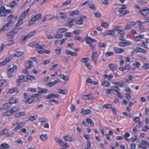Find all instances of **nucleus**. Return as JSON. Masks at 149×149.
Listing matches in <instances>:
<instances>
[{
    "instance_id": "nucleus-1",
    "label": "nucleus",
    "mask_w": 149,
    "mask_h": 149,
    "mask_svg": "<svg viewBox=\"0 0 149 149\" xmlns=\"http://www.w3.org/2000/svg\"><path fill=\"white\" fill-rule=\"evenodd\" d=\"M42 17V15L39 13L37 14L34 17H32L29 22V25H32L34 24L37 21L40 19Z\"/></svg>"
},
{
    "instance_id": "nucleus-2",
    "label": "nucleus",
    "mask_w": 149,
    "mask_h": 149,
    "mask_svg": "<svg viewBox=\"0 0 149 149\" xmlns=\"http://www.w3.org/2000/svg\"><path fill=\"white\" fill-rule=\"evenodd\" d=\"M98 56L96 52H93L92 54V60L95 65L97 64V62Z\"/></svg>"
},
{
    "instance_id": "nucleus-3",
    "label": "nucleus",
    "mask_w": 149,
    "mask_h": 149,
    "mask_svg": "<svg viewBox=\"0 0 149 149\" xmlns=\"http://www.w3.org/2000/svg\"><path fill=\"white\" fill-rule=\"evenodd\" d=\"M139 13L143 16H146L149 14V10L147 8L146 9H144L142 10H139Z\"/></svg>"
},
{
    "instance_id": "nucleus-4",
    "label": "nucleus",
    "mask_w": 149,
    "mask_h": 149,
    "mask_svg": "<svg viewBox=\"0 0 149 149\" xmlns=\"http://www.w3.org/2000/svg\"><path fill=\"white\" fill-rule=\"evenodd\" d=\"M30 10L29 8L27 9L26 10L23 12L22 14H21L20 17H19V19H25L26 16L28 14Z\"/></svg>"
},
{
    "instance_id": "nucleus-5",
    "label": "nucleus",
    "mask_w": 149,
    "mask_h": 149,
    "mask_svg": "<svg viewBox=\"0 0 149 149\" xmlns=\"http://www.w3.org/2000/svg\"><path fill=\"white\" fill-rule=\"evenodd\" d=\"M59 97V96L58 95H56L53 93L49 94L45 97L46 99H49L54 97H56L58 98Z\"/></svg>"
},
{
    "instance_id": "nucleus-6",
    "label": "nucleus",
    "mask_w": 149,
    "mask_h": 149,
    "mask_svg": "<svg viewBox=\"0 0 149 149\" xmlns=\"http://www.w3.org/2000/svg\"><path fill=\"white\" fill-rule=\"evenodd\" d=\"M17 29H14L12 31H10L7 34V36H10V38H13L14 37V34H16L18 32V31H16Z\"/></svg>"
},
{
    "instance_id": "nucleus-7",
    "label": "nucleus",
    "mask_w": 149,
    "mask_h": 149,
    "mask_svg": "<svg viewBox=\"0 0 149 149\" xmlns=\"http://www.w3.org/2000/svg\"><path fill=\"white\" fill-rule=\"evenodd\" d=\"M86 42L88 44L90 45L93 42H96L97 41L96 40L91 38L90 37H87L86 40Z\"/></svg>"
},
{
    "instance_id": "nucleus-8",
    "label": "nucleus",
    "mask_w": 149,
    "mask_h": 149,
    "mask_svg": "<svg viewBox=\"0 0 149 149\" xmlns=\"http://www.w3.org/2000/svg\"><path fill=\"white\" fill-rule=\"evenodd\" d=\"M134 51L136 52H139L143 53L144 54H146V50L145 49L139 47H137L134 49Z\"/></svg>"
},
{
    "instance_id": "nucleus-9",
    "label": "nucleus",
    "mask_w": 149,
    "mask_h": 149,
    "mask_svg": "<svg viewBox=\"0 0 149 149\" xmlns=\"http://www.w3.org/2000/svg\"><path fill=\"white\" fill-rule=\"evenodd\" d=\"M94 97L92 94L84 95V99L91 100L94 99Z\"/></svg>"
},
{
    "instance_id": "nucleus-10",
    "label": "nucleus",
    "mask_w": 149,
    "mask_h": 149,
    "mask_svg": "<svg viewBox=\"0 0 149 149\" xmlns=\"http://www.w3.org/2000/svg\"><path fill=\"white\" fill-rule=\"evenodd\" d=\"M120 13L119 14V17H122L125 15L126 14L129 13V11L128 10H120V11H118Z\"/></svg>"
},
{
    "instance_id": "nucleus-11",
    "label": "nucleus",
    "mask_w": 149,
    "mask_h": 149,
    "mask_svg": "<svg viewBox=\"0 0 149 149\" xmlns=\"http://www.w3.org/2000/svg\"><path fill=\"white\" fill-rule=\"evenodd\" d=\"M54 17V16L51 15H47L43 20V22H45L47 21H49L51 20Z\"/></svg>"
},
{
    "instance_id": "nucleus-12",
    "label": "nucleus",
    "mask_w": 149,
    "mask_h": 149,
    "mask_svg": "<svg viewBox=\"0 0 149 149\" xmlns=\"http://www.w3.org/2000/svg\"><path fill=\"white\" fill-rule=\"evenodd\" d=\"M114 50L116 53H121L125 52L124 49L118 47L114 48Z\"/></svg>"
},
{
    "instance_id": "nucleus-13",
    "label": "nucleus",
    "mask_w": 149,
    "mask_h": 149,
    "mask_svg": "<svg viewBox=\"0 0 149 149\" xmlns=\"http://www.w3.org/2000/svg\"><path fill=\"white\" fill-rule=\"evenodd\" d=\"M63 139L66 141H74V140L71 136H69L68 135L65 136L63 137Z\"/></svg>"
},
{
    "instance_id": "nucleus-14",
    "label": "nucleus",
    "mask_w": 149,
    "mask_h": 149,
    "mask_svg": "<svg viewBox=\"0 0 149 149\" xmlns=\"http://www.w3.org/2000/svg\"><path fill=\"white\" fill-rule=\"evenodd\" d=\"M10 58H11L10 57H8L6 58L2 62L0 63V66L5 65L7 63L9 62L11 60V59Z\"/></svg>"
},
{
    "instance_id": "nucleus-15",
    "label": "nucleus",
    "mask_w": 149,
    "mask_h": 149,
    "mask_svg": "<svg viewBox=\"0 0 149 149\" xmlns=\"http://www.w3.org/2000/svg\"><path fill=\"white\" fill-rule=\"evenodd\" d=\"M33 64V62L30 60L27 61L26 63V68L27 69H29L31 68V65Z\"/></svg>"
},
{
    "instance_id": "nucleus-16",
    "label": "nucleus",
    "mask_w": 149,
    "mask_h": 149,
    "mask_svg": "<svg viewBox=\"0 0 149 149\" xmlns=\"http://www.w3.org/2000/svg\"><path fill=\"white\" fill-rule=\"evenodd\" d=\"M17 66L15 65L13 67L10 68L8 70V73L9 74H11L13 73L15 70L17 69Z\"/></svg>"
},
{
    "instance_id": "nucleus-17",
    "label": "nucleus",
    "mask_w": 149,
    "mask_h": 149,
    "mask_svg": "<svg viewBox=\"0 0 149 149\" xmlns=\"http://www.w3.org/2000/svg\"><path fill=\"white\" fill-rule=\"evenodd\" d=\"M11 106V104H10V103H7L4 104L3 105L2 107L3 109L6 110L8 109Z\"/></svg>"
},
{
    "instance_id": "nucleus-18",
    "label": "nucleus",
    "mask_w": 149,
    "mask_h": 149,
    "mask_svg": "<svg viewBox=\"0 0 149 149\" xmlns=\"http://www.w3.org/2000/svg\"><path fill=\"white\" fill-rule=\"evenodd\" d=\"M24 125V123H19V124L16 126L13 130L14 131H16L20 128L22 127Z\"/></svg>"
},
{
    "instance_id": "nucleus-19",
    "label": "nucleus",
    "mask_w": 149,
    "mask_h": 149,
    "mask_svg": "<svg viewBox=\"0 0 149 149\" xmlns=\"http://www.w3.org/2000/svg\"><path fill=\"white\" fill-rule=\"evenodd\" d=\"M24 53L23 52L20 51H17L13 55L14 56L20 57L24 55Z\"/></svg>"
},
{
    "instance_id": "nucleus-20",
    "label": "nucleus",
    "mask_w": 149,
    "mask_h": 149,
    "mask_svg": "<svg viewBox=\"0 0 149 149\" xmlns=\"http://www.w3.org/2000/svg\"><path fill=\"white\" fill-rule=\"evenodd\" d=\"M65 52L66 54L71 55V56H77V53L71 51H69L68 50H65Z\"/></svg>"
},
{
    "instance_id": "nucleus-21",
    "label": "nucleus",
    "mask_w": 149,
    "mask_h": 149,
    "mask_svg": "<svg viewBox=\"0 0 149 149\" xmlns=\"http://www.w3.org/2000/svg\"><path fill=\"white\" fill-rule=\"evenodd\" d=\"M9 147V145L7 143H4L1 144L0 146V149H3V148L7 149Z\"/></svg>"
},
{
    "instance_id": "nucleus-22",
    "label": "nucleus",
    "mask_w": 149,
    "mask_h": 149,
    "mask_svg": "<svg viewBox=\"0 0 149 149\" xmlns=\"http://www.w3.org/2000/svg\"><path fill=\"white\" fill-rule=\"evenodd\" d=\"M14 113L13 111L11 108L10 110L7 111L5 113V115L6 116H10L13 114Z\"/></svg>"
},
{
    "instance_id": "nucleus-23",
    "label": "nucleus",
    "mask_w": 149,
    "mask_h": 149,
    "mask_svg": "<svg viewBox=\"0 0 149 149\" xmlns=\"http://www.w3.org/2000/svg\"><path fill=\"white\" fill-rule=\"evenodd\" d=\"M57 91L58 93L63 94H66L68 92V91L67 90H63L61 89H59L57 90Z\"/></svg>"
},
{
    "instance_id": "nucleus-24",
    "label": "nucleus",
    "mask_w": 149,
    "mask_h": 149,
    "mask_svg": "<svg viewBox=\"0 0 149 149\" xmlns=\"http://www.w3.org/2000/svg\"><path fill=\"white\" fill-rule=\"evenodd\" d=\"M59 17L63 19H66L67 17V16L64 13H60L58 14Z\"/></svg>"
},
{
    "instance_id": "nucleus-25",
    "label": "nucleus",
    "mask_w": 149,
    "mask_h": 149,
    "mask_svg": "<svg viewBox=\"0 0 149 149\" xmlns=\"http://www.w3.org/2000/svg\"><path fill=\"white\" fill-rule=\"evenodd\" d=\"M106 33L108 35H111L113 36H115V33L113 30H107L106 31Z\"/></svg>"
},
{
    "instance_id": "nucleus-26",
    "label": "nucleus",
    "mask_w": 149,
    "mask_h": 149,
    "mask_svg": "<svg viewBox=\"0 0 149 149\" xmlns=\"http://www.w3.org/2000/svg\"><path fill=\"white\" fill-rule=\"evenodd\" d=\"M40 138L42 141H45L47 139L48 136L47 134H42L40 136Z\"/></svg>"
},
{
    "instance_id": "nucleus-27",
    "label": "nucleus",
    "mask_w": 149,
    "mask_h": 149,
    "mask_svg": "<svg viewBox=\"0 0 149 149\" xmlns=\"http://www.w3.org/2000/svg\"><path fill=\"white\" fill-rule=\"evenodd\" d=\"M9 130L6 128H5L2 130L0 131V135L3 134H7Z\"/></svg>"
},
{
    "instance_id": "nucleus-28",
    "label": "nucleus",
    "mask_w": 149,
    "mask_h": 149,
    "mask_svg": "<svg viewBox=\"0 0 149 149\" xmlns=\"http://www.w3.org/2000/svg\"><path fill=\"white\" fill-rule=\"evenodd\" d=\"M60 77L65 81H67L69 79V77L68 76H64L63 75L60 74L59 75Z\"/></svg>"
},
{
    "instance_id": "nucleus-29",
    "label": "nucleus",
    "mask_w": 149,
    "mask_h": 149,
    "mask_svg": "<svg viewBox=\"0 0 149 149\" xmlns=\"http://www.w3.org/2000/svg\"><path fill=\"white\" fill-rule=\"evenodd\" d=\"M34 101L33 98L31 97L29 98L27 100H26L25 103L28 104H30L33 102Z\"/></svg>"
},
{
    "instance_id": "nucleus-30",
    "label": "nucleus",
    "mask_w": 149,
    "mask_h": 149,
    "mask_svg": "<svg viewBox=\"0 0 149 149\" xmlns=\"http://www.w3.org/2000/svg\"><path fill=\"white\" fill-rule=\"evenodd\" d=\"M111 88L112 89L113 91H114L115 92H118L120 91V89L116 86H111Z\"/></svg>"
},
{
    "instance_id": "nucleus-31",
    "label": "nucleus",
    "mask_w": 149,
    "mask_h": 149,
    "mask_svg": "<svg viewBox=\"0 0 149 149\" xmlns=\"http://www.w3.org/2000/svg\"><path fill=\"white\" fill-rule=\"evenodd\" d=\"M24 115V113L23 112H19L15 114V116L16 117H19Z\"/></svg>"
},
{
    "instance_id": "nucleus-32",
    "label": "nucleus",
    "mask_w": 149,
    "mask_h": 149,
    "mask_svg": "<svg viewBox=\"0 0 149 149\" xmlns=\"http://www.w3.org/2000/svg\"><path fill=\"white\" fill-rule=\"evenodd\" d=\"M79 14V12L77 10L73 11L70 13V15L71 16H73L75 15H78Z\"/></svg>"
},
{
    "instance_id": "nucleus-33",
    "label": "nucleus",
    "mask_w": 149,
    "mask_h": 149,
    "mask_svg": "<svg viewBox=\"0 0 149 149\" xmlns=\"http://www.w3.org/2000/svg\"><path fill=\"white\" fill-rule=\"evenodd\" d=\"M11 38H8L9 42L6 44V45L10 46L13 45L14 43V41L13 40H11Z\"/></svg>"
},
{
    "instance_id": "nucleus-34",
    "label": "nucleus",
    "mask_w": 149,
    "mask_h": 149,
    "mask_svg": "<svg viewBox=\"0 0 149 149\" xmlns=\"http://www.w3.org/2000/svg\"><path fill=\"white\" fill-rule=\"evenodd\" d=\"M36 31H33L31 32L28 35H27L28 38H30V37L33 36L34 34H36Z\"/></svg>"
},
{
    "instance_id": "nucleus-35",
    "label": "nucleus",
    "mask_w": 149,
    "mask_h": 149,
    "mask_svg": "<svg viewBox=\"0 0 149 149\" xmlns=\"http://www.w3.org/2000/svg\"><path fill=\"white\" fill-rule=\"evenodd\" d=\"M86 121L88 124L93 126L94 125V123L91 119L87 118L86 119Z\"/></svg>"
},
{
    "instance_id": "nucleus-36",
    "label": "nucleus",
    "mask_w": 149,
    "mask_h": 149,
    "mask_svg": "<svg viewBox=\"0 0 149 149\" xmlns=\"http://www.w3.org/2000/svg\"><path fill=\"white\" fill-rule=\"evenodd\" d=\"M54 36L55 38L59 39L62 38L63 35L61 34L57 33L54 35Z\"/></svg>"
},
{
    "instance_id": "nucleus-37",
    "label": "nucleus",
    "mask_w": 149,
    "mask_h": 149,
    "mask_svg": "<svg viewBox=\"0 0 149 149\" xmlns=\"http://www.w3.org/2000/svg\"><path fill=\"white\" fill-rule=\"evenodd\" d=\"M23 19H19V20L15 24V26L17 27L18 26H20L23 23Z\"/></svg>"
},
{
    "instance_id": "nucleus-38",
    "label": "nucleus",
    "mask_w": 149,
    "mask_h": 149,
    "mask_svg": "<svg viewBox=\"0 0 149 149\" xmlns=\"http://www.w3.org/2000/svg\"><path fill=\"white\" fill-rule=\"evenodd\" d=\"M141 143L146 147H149V143L146 141L145 140H142Z\"/></svg>"
},
{
    "instance_id": "nucleus-39",
    "label": "nucleus",
    "mask_w": 149,
    "mask_h": 149,
    "mask_svg": "<svg viewBox=\"0 0 149 149\" xmlns=\"http://www.w3.org/2000/svg\"><path fill=\"white\" fill-rule=\"evenodd\" d=\"M109 67L113 71L115 70L116 69V68L113 64H110L109 65Z\"/></svg>"
},
{
    "instance_id": "nucleus-40",
    "label": "nucleus",
    "mask_w": 149,
    "mask_h": 149,
    "mask_svg": "<svg viewBox=\"0 0 149 149\" xmlns=\"http://www.w3.org/2000/svg\"><path fill=\"white\" fill-rule=\"evenodd\" d=\"M59 144H60L61 146L63 147H67V148H68L69 147V146L68 145L67 143L63 142L62 141Z\"/></svg>"
},
{
    "instance_id": "nucleus-41",
    "label": "nucleus",
    "mask_w": 149,
    "mask_h": 149,
    "mask_svg": "<svg viewBox=\"0 0 149 149\" xmlns=\"http://www.w3.org/2000/svg\"><path fill=\"white\" fill-rule=\"evenodd\" d=\"M48 90L47 89H42L41 90H39L38 93H47Z\"/></svg>"
},
{
    "instance_id": "nucleus-42",
    "label": "nucleus",
    "mask_w": 149,
    "mask_h": 149,
    "mask_svg": "<svg viewBox=\"0 0 149 149\" xmlns=\"http://www.w3.org/2000/svg\"><path fill=\"white\" fill-rule=\"evenodd\" d=\"M47 120V119L45 118H39V122L42 123H45Z\"/></svg>"
},
{
    "instance_id": "nucleus-43",
    "label": "nucleus",
    "mask_w": 149,
    "mask_h": 149,
    "mask_svg": "<svg viewBox=\"0 0 149 149\" xmlns=\"http://www.w3.org/2000/svg\"><path fill=\"white\" fill-rule=\"evenodd\" d=\"M110 84V82L109 81H104L102 84V85L104 86H108Z\"/></svg>"
},
{
    "instance_id": "nucleus-44",
    "label": "nucleus",
    "mask_w": 149,
    "mask_h": 149,
    "mask_svg": "<svg viewBox=\"0 0 149 149\" xmlns=\"http://www.w3.org/2000/svg\"><path fill=\"white\" fill-rule=\"evenodd\" d=\"M67 31V29L65 28H60L57 31V32L63 33Z\"/></svg>"
},
{
    "instance_id": "nucleus-45",
    "label": "nucleus",
    "mask_w": 149,
    "mask_h": 149,
    "mask_svg": "<svg viewBox=\"0 0 149 149\" xmlns=\"http://www.w3.org/2000/svg\"><path fill=\"white\" fill-rule=\"evenodd\" d=\"M17 5L16 2L13 1L11 2L10 4V7L15 8L16 7Z\"/></svg>"
},
{
    "instance_id": "nucleus-46",
    "label": "nucleus",
    "mask_w": 149,
    "mask_h": 149,
    "mask_svg": "<svg viewBox=\"0 0 149 149\" xmlns=\"http://www.w3.org/2000/svg\"><path fill=\"white\" fill-rule=\"evenodd\" d=\"M17 89V88H10L9 89V93H12L13 92L16 91Z\"/></svg>"
},
{
    "instance_id": "nucleus-47",
    "label": "nucleus",
    "mask_w": 149,
    "mask_h": 149,
    "mask_svg": "<svg viewBox=\"0 0 149 149\" xmlns=\"http://www.w3.org/2000/svg\"><path fill=\"white\" fill-rule=\"evenodd\" d=\"M26 78L27 79L31 81H32V80H34L35 79V77H34L33 76H31L29 75H28L27 76Z\"/></svg>"
},
{
    "instance_id": "nucleus-48",
    "label": "nucleus",
    "mask_w": 149,
    "mask_h": 149,
    "mask_svg": "<svg viewBox=\"0 0 149 149\" xmlns=\"http://www.w3.org/2000/svg\"><path fill=\"white\" fill-rule=\"evenodd\" d=\"M133 66L136 67H139L141 65V63L139 62L136 61L135 63H134L133 65Z\"/></svg>"
},
{
    "instance_id": "nucleus-49",
    "label": "nucleus",
    "mask_w": 149,
    "mask_h": 149,
    "mask_svg": "<svg viewBox=\"0 0 149 149\" xmlns=\"http://www.w3.org/2000/svg\"><path fill=\"white\" fill-rule=\"evenodd\" d=\"M29 38H28V36L27 35L25 36V37H24L21 40L20 42L21 44L23 43L24 42L25 40Z\"/></svg>"
},
{
    "instance_id": "nucleus-50",
    "label": "nucleus",
    "mask_w": 149,
    "mask_h": 149,
    "mask_svg": "<svg viewBox=\"0 0 149 149\" xmlns=\"http://www.w3.org/2000/svg\"><path fill=\"white\" fill-rule=\"evenodd\" d=\"M138 146L139 147L141 148L142 149H146V147L142 143L138 144Z\"/></svg>"
},
{
    "instance_id": "nucleus-51",
    "label": "nucleus",
    "mask_w": 149,
    "mask_h": 149,
    "mask_svg": "<svg viewBox=\"0 0 149 149\" xmlns=\"http://www.w3.org/2000/svg\"><path fill=\"white\" fill-rule=\"evenodd\" d=\"M114 54V53L113 52H109L106 53L105 56L106 57H109V56H111Z\"/></svg>"
},
{
    "instance_id": "nucleus-52",
    "label": "nucleus",
    "mask_w": 149,
    "mask_h": 149,
    "mask_svg": "<svg viewBox=\"0 0 149 149\" xmlns=\"http://www.w3.org/2000/svg\"><path fill=\"white\" fill-rule=\"evenodd\" d=\"M111 105L110 104H107L104 105L103 107L107 109H110L111 107Z\"/></svg>"
},
{
    "instance_id": "nucleus-53",
    "label": "nucleus",
    "mask_w": 149,
    "mask_h": 149,
    "mask_svg": "<svg viewBox=\"0 0 149 149\" xmlns=\"http://www.w3.org/2000/svg\"><path fill=\"white\" fill-rule=\"evenodd\" d=\"M56 84V83L54 82H49L47 84V86L52 87V86L55 85Z\"/></svg>"
},
{
    "instance_id": "nucleus-54",
    "label": "nucleus",
    "mask_w": 149,
    "mask_h": 149,
    "mask_svg": "<svg viewBox=\"0 0 149 149\" xmlns=\"http://www.w3.org/2000/svg\"><path fill=\"white\" fill-rule=\"evenodd\" d=\"M72 33L71 32H67L64 35V36L66 37H69L72 36Z\"/></svg>"
},
{
    "instance_id": "nucleus-55",
    "label": "nucleus",
    "mask_w": 149,
    "mask_h": 149,
    "mask_svg": "<svg viewBox=\"0 0 149 149\" xmlns=\"http://www.w3.org/2000/svg\"><path fill=\"white\" fill-rule=\"evenodd\" d=\"M9 27L6 25H4L2 28V30L3 31H6L8 30Z\"/></svg>"
},
{
    "instance_id": "nucleus-56",
    "label": "nucleus",
    "mask_w": 149,
    "mask_h": 149,
    "mask_svg": "<svg viewBox=\"0 0 149 149\" xmlns=\"http://www.w3.org/2000/svg\"><path fill=\"white\" fill-rule=\"evenodd\" d=\"M43 46H42L41 45H40L38 44H36L35 45V47H36L37 48L40 49H43Z\"/></svg>"
},
{
    "instance_id": "nucleus-57",
    "label": "nucleus",
    "mask_w": 149,
    "mask_h": 149,
    "mask_svg": "<svg viewBox=\"0 0 149 149\" xmlns=\"http://www.w3.org/2000/svg\"><path fill=\"white\" fill-rule=\"evenodd\" d=\"M124 42L125 46L127 45H131V43L130 41H128L127 40H125Z\"/></svg>"
},
{
    "instance_id": "nucleus-58",
    "label": "nucleus",
    "mask_w": 149,
    "mask_h": 149,
    "mask_svg": "<svg viewBox=\"0 0 149 149\" xmlns=\"http://www.w3.org/2000/svg\"><path fill=\"white\" fill-rule=\"evenodd\" d=\"M6 15L5 11H0V16L3 17Z\"/></svg>"
},
{
    "instance_id": "nucleus-59",
    "label": "nucleus",
    "mask_w": 149,
    "mask_h": 149,
    "mask_svg": "<svg viewBox=\"0 0 149 149\" xmlns=\"http://www.w3.org/2000/svg\"><path fill=\"white\" fill-rule=\"evenodd\" d=\"M89 7L91 9L93 10H95L96 9V8L95 7V5L93 4H89Z\"/></svg>"
},
{
    "instance_id": "nucleus-60",
    "label": "nucleus",
    "mask_w": 149,
    "mask_h": 149,
    "mask_svg": "<svg viewBox=\"0 0 149 149\" xmlns=\"http://www.w3.org/2000/svg\"><path fill=\"white\" fill-rule=\"evenodd\" d=\"M102 24L103 25V27L106 29L108 27V25L107 22H103L102 23Z\"/></svg>"
},
{
    "instance_id": "nucleus-61",
    "label": "nucleus",
    "mask_w": 149,
    "mask_h": 149,
    "mask_svg": "<svg viewBox=\"0 0 149 149\" xmlns=\"http://www.w3.org/2000/svg\"><path fill=\"white\" fill-rule=\"evenodd\" d=\"M106 93L107 94H109L111 93H113V91L112 89H107L106 91Z\"/></svg>"
},
{
    "instance_id": "nucleus-62",
    "label": "nucleus",
    "mask_w": 149,
    "mask_h": 149,
    "mask_svg": "<svg viewBox=\"0 0 149 149\" xmlns=\"http://www.w3.org/2000/svg\"><path fill=\"white\" fill-rule=\"evenodd\" d=\"M91 111L90 109L84 110V115H88L91 113Z\"/></svg>"
},
{
    "instance_id": "nucleus-63",
    "label": "nucleus",
    "mask_w": 149,
    "mask_h": 149,
    "mask_svg": "<svg viewBox=\"0 0 149 149\" xmlns=\"http://www.w3.org/2000/svg\"><path fill=\"white\" fill-rule=\"evenodd\" d=\"M16 100L14 98H12L10 99L9 100V103H10V104H13L14 103H15L16 102Z\"/></svg>"
},
{
    "instance_id": "nucleus-64",
    "label": "nucleus",
    "mask_w": 149,
    "mask_h": 149,
    "mask_svg": "<svg viewBox=\"0 0 149 149\" xmlns=\"http://www.w3.org/2000/svg\"><path fill=\"white\" fill-rule=\"evenodd\" d=\"M95 15L97 18H100L101 17V15L99 12L96 13L95 14Z\"/></svg>"
}]
</instances>
